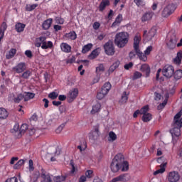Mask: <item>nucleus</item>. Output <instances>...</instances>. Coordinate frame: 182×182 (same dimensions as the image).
Masks as SVG:
<instances>
[{
    "label": "nucleus",
    "instance_id": "1",
    "mask_svg": "<svg viewBox=\"0 0 182 182\" xmlns=\"http://www.w3.org/2000/svg\"><path fill=\"white\" fill-rule=\"evenodd\" d=\"M182 109L178 112L173 119V129L171 130L172 134H174V136H176V137H178L180 136V129L182 127Z\"/></svg>",
    "mask_w": 182,
    "mask_h": 182
},
{
    "label": "nucleus",
    "instance_id": "2",
    "mask_svg": "<svg viewBox=\"0 0 182 182\" xmlns=\"http://www.w3.org/2000/svg\"><path fill=\"white\" fill-rule=\"evenodd\" d=\"M129 42V34L126 32L118 33L115 36L114 43L118 48H124Z\"/></svg>",
    "mask_w": 182,
    "mask_h": 182
},
{
    "label": "nucleus",
    "instance_id": "3",
    "mask_svg": "<svg viewBox=\"0 0 182 182\" xmlns=\"http://www.w3.org/2000/svg\"><path fill=\"white\" fill-rule=\"evenodd\" d=\"M122 164H123V155L118 154L114 156L111 163L110 168L112 172L117 173L122 168Z\"/></svg>",
    "mask_w": 182,
    "mask_h": 182
},
{
    "label": "nucleus",
    "instance_id": "4",
    "mask_svg": "<svg viewBox=\"0 0 182 182\" xmlns=\"http://www.w3.org/2000/svg\"><path fill=\"white\" fill-rule=\"evenodd\" d=\"M178 41V37H177V34H176V33L171 32L166 43L168 49H175L176 46H177Z\"/></svg>",
    "mask_w": 182,
    "mask_h": 182
},
{
    "label": "nucleus",
    "instance_id": "5",
    "mask_svg": "<svg viewBox=\"0 0 182 182\" xmlns=\"http://www.w3.org/2000/svg\"><path fill=\"white\" fill-rule=\"evenodd\" d=\"M104 49L106 55L108 56H113L114 55V46L111 41H109L104 45Z\"/></svg>",
    "mask_w": 182,
    "mask_h": 182
},
{
    "label": "nucleus",
    "instance_id": "6",
    "mask_svg": "<svg viewBox=\"0 0 182 182\" xmlns=\"http://www.w3.org/2000/svg\"><path fill=\"white\" fill-rule=\"evenodd\" d=\"M162 73L165 77H172L174 75V67L171 65H166L162 70Z\"/></svg>",
    "mask_w": 182,
    "mask_h": 182
},
{
    "label": "nucleus",
    "instance_id": "7",
    "mask_svg": "<svg viewBox=\"0 0 182 182\" xmlns=\"http://www.w3.org/2000/svg\"><path fill=\"white\" fill-rule=\"evenodd\" d=\"M11 69L14 73H23L26 70V63L20 62Z\"/></svg>",
    "mask_w": 182,
    "mask_h": 182
},
{
    "label": "nucleus",
    "instance_id": "8",
    "mask_svg": "<svg viewBox=\"0 0 182 182\" xmlns=\"http://www.w3.org/2000/svg\"><path fill=\"white\" fill-rule=\"evenodd\" d=\"M79 95V90L77 88H73L67 94V99L69 103H72L76 97Z\"/></svg>",
    "mask_w": 182,
    "mask_h": 182
},
{
    "label": "nucleus",
    "instance_id": "9",
    "mask_svg": "<svg viewBox=\"0 0 182 182\" xmlns=\"http://www.w3.org/2000/svg\"><path fill=\"white\" fill-rule=\"evenodd\" d=\"M130 178L131 177L130 175H129V173H124L112 178V180L109 182H127L129 181Z\"/></svg>",
    "mask_w": 182,
    "mask_h": 182
},
{
    "label": "nucleus",
    "instance_id": "10",
    "mask_svg": "<svg viewBox=\"0 0 182 182\" xmlns=\"http://www.w3.org/2000/svg\"><path fill=\"white\" fill-rule=\"evenodd\" d=\"M167 178L169 182H178L180 180V174L176 171H171L168 173Z\"/></svg>",
    "mask_w": 182,
    "mask_h": 182
},
{
    "label": "nucleus",
    "instance_id": "11",
    "mask_svg": "<svg viewBox=\"0 0 182 182\" xmlns=\"http://www.w3.org/2000/svg\"><path fill=\"white\" fill-rule=\"evenodd\" d=\"M154 35H156V29L151 28L149 31H144V39L146 42H149V41H151L153 38H154Z\"/></svg>",
    "mask_w": 182,
    "mask_h": 182
},
{
    "label": "nucleus",
    "instance_id": "12",
    "mask_svg": "<svg viewBox=\"0 0 182 182\" xmlns=\"http://www.w3.org/2000/svg\"><path fill=\"white\" fill-rule=\"evenodd\" d=\"M100 136V132H99V127H96L94 129V131H92L89 134V139L92 141H96V140H98Z\"/></svg>",
    "mask_w": 182,
    "mask_h": 182
},
{
    "label": "nucleus",
    "instance_id": "13",
    "mask_svg": "<svg viewBox=\"0 0 182 182\" xmlns=\"http://www.w3.org/2000/svg\"><path fill=\"white\" fill-rule=\"evenodd\" d=\"M154 16V13L153 11H147L142 15L141 18V21L143 23L150 22V21L153 19Z\"/></svg>",
    "mask_w": 182,
    "mask_h": 182
},
{
    "label": "nucleus",
    "instance_id": "14",
    "mask_svg": "<svg viewBox=\"0 0 182 182\" xmlns=\"http://www.w3.org/2000/svg\"><path fill=\"white\" fill-rule=\"evenodd\" d=\"M141 41V36L140 34L136 33L134 38V44H133V48L134 50H137L140 49V42Z\"/></svg>",
    "mask_w": 182,
    "mask_h": 182
},
{
    "label": "nucleus",
    "instance_id": "15",
    "mask_svg": "<svg viewBox=\"0 0 182 182\" xmlns=\"http://www.w3.org/2000/svg\"><path fill=\"white\" fill-rule=\"evenodd\" d=\"M173 6L168 5L164 9L161 13L163 18H168V16L173 14V11L171 10Z\"/></svg>",
    "mask_w": 182,
    "mask_h": 182
},
{
    "label": "nucleus",
    "instance_id": "16",
    "mask_svg": "<svg viewBox=\"0 0 182 182\" xmlns=\"http://www.w3.org/2000/svg\"><path fill=\"white\" fill-rule=\"evenodd\" d=\"M23 99V95L19 94L15 97L14 94H11L9 97V100L14 102V103H19Z\"/></svg>",
    "mask_w": 182,
    "mask_h": 182
},
{
    "label": "nucleus",
    "instance_id": "17",
    "mask_svg": "<svg viewBox=\"0 0 182 182\" xmlns=\"http://www.w3.org/2000/svg\"><path fill=\"white\" fill-rule=\"evenodd\" d=\"M182 60V50H180L177 52L176 56L173 59V62L174 65H177L178 66L181 65Z\"/></svg>",
    "mask_w": 182,
    "mask_h": 182
},
{
    "label": "nucleus",
    "instance_id": "18",
    "mask_svg": "<svg viewBox=\"0 0 182 182\" xmlns=\"http://www.w3.org/2000/svg\"><path fill=\"white\" fill-rule=\"evenodd\" d=\"M134 51L135 53H136L139 60H141L142 62H147V55L141 52L140 48L138 50H135Z\"/></svg>",
    "mask_w": 182,
    "mask_h": 182
},
{
    "label": "nucleus",
    "instance_id": "19",
    "mask_svg": "<svg viewBox=\"0 0 182 182\" xmlns=\"http://www.w3.org/2000/svg\"><path fill=\"white\" fill-rule=\"evenodd\" d=\"M60 49L63 52H65V53H69L72 50V46L66 43H62L60 44Z\"/></svg>",
    "mask_w": 182,
    "mask_h": 182
},
{
    "label": "nucleus",
    "instance_id": "20",
    "mask_svg": "<svg viewBox=\"0 0 182 182\" xmlns=\"http://www.w3.org/2000/svg\"><path fill=\"white\" fill-rule=\"evenodd\" d=\"M109 5H110V1L103 0L99 6L100 12H103L104 9H106V6H109Z\"/></svg>",
    "mask_w": 182,
    "mask_h": 182
},
{
    "label": "nucleus",
    "instance_id": "21",
    "mask_svg": "<svg viewBox=\"0 0 182 182\" xmlns=\"http://www.w3.org/2000/svg\"><path fill=\"white\" fill-rule=\"evenodd\" d=\"M52 22H53L52 18H48L42 24L43 29H44L45 31H47V29H49V28H50L52 25Z\"/></svg>",
    "mask_w": 182,
    "mask_h": 182
},
{
    "label": "nucleus",
    "instance_id": "22",
    "mask_svg": "<svg viewBox=\"0 0 182 182\" xmlns=\"http://www.w3.org/2000/svg\"><path fill=\"white\" fill-rule=\"evenodd\" d=\"M127 100H129V92H124L122 95L119 103H121V105H124V103H127Z\"/></svg>",
    "mask_w": 182,
    "mask_h": 182
},
{
    "label": "nucleus",
    "instance_id": "23",
    "mask_svg": "<svg viewBox=\"0 0 182 182\" xmlns=\"http://www.w3.org/2000/svg\"><path fill=\"white\" fill-rule=\"evenodd\" d=\"M122 21H123V16L122 14H119L117 16L115 21L112 24V28H116V26H119Z\"/></svg>",
    "mask_w": 182,
    "mask_h": 182
},
{
    "label": "nucleus",
    "instance_id": "24",
    "mask_svg": "<svg viewBox=\"0 0 182 182\" xmlns=\"http://www.w3.org/2000/svg\"><path fill=\"white\" fill-rule=\"evenodd\" d=\"M141 72L146 73V76L150 75V66L147 64H143L140 68Z\"/></svg>",
    "mask_w": 182,
    "mask_h": 182
},
{
    "label": "nucleus",
    "instance_id": "25",
    "mask_svg": "<svg viewBox=\"0 0 182 182\" xmlns=\"http://www.w3.org/2000/svg\"><path fill=\"white\" fill-rule=\"evenodd\" d=\"M102 108V105L100 103L97 102L95 105L92 106V109L91 110L92 114H95L96 113H99L100 112V109Z\"/></svg>",
    "mask_w": 182,
    "mask_h": 182
},
{
    "label": "nucleus",
    "instance_id": "26",
    "mask_svg": "<svg viewBox=\"0 0 182 182\" xmlns=\"http://www.w3.org/2000/svg\"><path fill=\"white\" fill-rule=\"evenodd\" d=\"M166 166H167V163L161 164V168L154 171V176H157V174H163V173L166 171V168L164 167H166Z\"/></svg>",
    "mask_w": 182,
    "mask_h": 182
},
{
    "label": "nucleus",
    "instance_id": "27",
    "mask_svg": "<svg viewBox=\"0 0 182 182\" xmlns=\"http://www.w3.org/2000/svg\"><path fill=\"white\" fill-rule=\"evenodd\" d=\"M65 38L66 39H70L71 41H75L77 38V36L76 35V33L75 31H71L68 33H66L65 35Z\"/></svg>",
    "mask_w": 182,
    "mask_h": 182
},
{
    "label": "nucleus",
    "instance_id": "28",
    "mask_svg": "<svg viewBox=\"0 0 182 182\" xmlns=\"http://www.w3.org/2000/svg\"><path fill=\"white\" fill-rule=\"evenodd\" d=\"M110 89H112V84H110V82H105L102 86L101 90L102 92H105V93L107 95V93H109V92L110 91Z\"/></svg>",
    "mask_w": 182,
    "mask_h": 182
},
{
    "label": "nucleus",
    "instance_id": "29",
    "mask_svg": "<svg viewBox=\"0 0 182 182\" xmlns=\"http://www.w3.org/2000/svg\"><path fill=\"white\" fill-rule=\"evenodd\" d=\"M8 111L5 108H0V119L4 120L8 117Z\"/></svg>",
    "mask_w": 182,
    "mask_h": 182
},
{
    "label": "nucleus",
    "instance_id": "30",
    "mask_svg": "<svg viewBox=\"0 0 182 182\" xmlns=\"http://www.w3.org/2000/svg\"><path fill=\"white\" fill-rule=\"evenodd\" d=\"M23 96L24 101L28 102V100H31V99H33V97H35V94L32 92H26Z\"/></svg>",
    "mask_w": 182,
    "mask_h": 182
},
{
    "label": "nucleus",
    "instance_id": "31",
    "mask_svg": "<svg viewBox=\"0 0 182 182\" xmlns=\"http://www.w3.org/2000/svg\"><path fill=\"white\" fill-rule=\"evenodd\" d=\"M26 25L22 23H18L15 26L16 32H23Z\"/></svg>",
    "mask_w": 182,
    "mask_h": 182
},
{
    "label": "nucleus",
    "instance_id": "32",
    "mask_svg": "<svg viewBox=\"0 0 182 182\" xmlns=\"http://www.w3.org/2000/svg\"><path fill=\"white\" fill-rule=\"evenodd\" d=\"M16 55V49L11 48L9 53L6 55V59H12Z\"/></svg>",
    "mask_w": 182,
    "mask_h": 182
},
{
    "label": "nucleus",
    "instance_id": "33",
    "mask_svg": "<svg viewBox=\"0 0 182 182\" xmlns=\"http://www.w3.org/2000/svg\"><path fill=\"white\" fill-rule=\"evenodd\" d=\"M116 140H117V135H116V133H114L113 131L109 132L108 141L113 142L116 141Z\"/></svg>",
    "mask_w": 182,
    "mask_h": 182
},
{
    "label": "nucleus",
    "instance_id": "34",
    "mask_svg": "<svg viewBox=\"0 0 182 182\" xmlns=\"http://www.w3.org/2000/svg\"><path fill=\"white\" fill-rule=\"evenodd\" d=\"M120 65V61L119 60H117L115 61L110 67H109V72L112 73L114 72V70H116V69H117V68H119V66Z\"/></svg>",
    "mask_w": 182,
    "mask_h": 182
},
{
    "label": "nucleus",
    "instance_id": "35",
    "mask_svg": "<svg viewBox=\"0 0 182 182\" xmlns=\"http://www.w3.org/2000/svg\"><path fill=\"white\" fill-rule=\"evenodd\" d=\"M41 178H43L41 182H52V178L50 177V175L42 173Z\"/></svg>",
    "mask_w": 182,
    "mask_h": 182
},
{
    "label": "nucleus",
    "instance_id": "36",
    "mask_svg": "<svg viewBox=\"0 0 182 182\" xmlns=\"http://www.w3.org/2000/svg\"><path fill=\"white\" fill-rule=\"evenodd\" d=\"M53 46V43L52 41H48L46 43V41L43 42L42 43L41 48L42 49H49V48H52Z\"/></svg>",
    "mask_w": 182,
    "mask_h": 182
},
{
    "label": "nucleus",
    "instance_id": "37",
    "mask_svg": "<svg viewBox=\"0 0 182 182\" xmlns=\"http://www.w3.org/2000/svg\"><path fill=\"white\" fill-rule=\"evenodd\" d=\"M153 119V117L151 114H145L144 115L142 116V121H144L145 123H147V122H150Z\"/></svg>",
    "mask_w": 182,
    "mask_h": 182
},
{
    "label": "nucleus",
    "instance_id": "38",
    "mask_svg": "<svg viewBox=\"0 0 182 182\" xmlns=\"http://www.w3.org/2000/svg\"><path fill=\"white\" fill-rule=\"evenodd\" d=\"M121 168L122 171H127L129 170V162L124 161V156H123V162Z\"/></svg>",
    "mask_w": 182,
    "mask_h": 182
},
{
    "label": "nucleus",
    "instance_id": "39",
    "mask_svg": "<svg viewBox=\"0 0 182 182\" xmlns=\"http://www.w3.org/2000/svg\"><path fill=\"white\" fill-rule=\"evenodd\" d=\"M92 46H93V45H92L91 43L84 46L82 49V53H87V52H89V50H90V49H92Z\"/></svg>",
    "mask_w": 182,
    "mask_h": 182
},
{
    "label": "nucleus",
    "instance_id": "40",
    "mask_svg": "<svg viewBox=\"0 0 182 182\" xmlns=\"http://www.w3.org/2000/svg\"><path fill=\"white\" fill-rule=\"evenodd\" d=\"M31 75H32V72L29 70H27L23 72L21 75V77L23 79H28V77H31Z\"/></svg>",
    "mask_w": 182,
    "mask_h": 182
},
{
    "label": "nucleus",
    "instance_id": "41",
    "mask_svg": "<svg viewBox=\"0 0 182 182\" xmlns=\"http://www.w3.org/2000/svg\"><path fill=\"white\" fill-rule=\"evenodd\" d=\"M25 164V160L21 159L19 160L14 166V170H18V168H21V166H23Z\"/></svg>",
    "mask_w": 182,
    "mask_h": 182
},
{
    "label": "nucleus",
    "instance_id": "42",
    "mask_svg": "<svg viewBox=\"0 0 182 182\" xmlns=\"http://www.w3.org/2000/svg\"><path fill=\"white\" fill-rule=\"evenodd\" d=\"M173 75H174V78L176 80H179V79H181V77H182V70H176L173 73Z\"/></svg>",
    "mask_w": 182,
    "mask_h": 182
},
{
    "label": "nucleus",
    "instance_id": "43",
    "mask_svg": "<svg viewBox=\"0 0 182 182\" xmlns=\"http://www.w3.org/2000/svg\"><path fill=\"white\" fill-rule=\"evenodd\" d=\"M26 130H28V124H23L20 129H19V133L21 135L22 134H25V133L26 132Z\"/></svg>",
    "mask_w": 182,
    "mask_h": 182
},
{
    "label": "nucleus",
    "instance_id": "44",
    "mask_svg": "<svg viewBox=\"0 0 182 182\" xmlns=\"http://www.w3.org/2000/svg\"><path fill=\"white\" fill-rule=\"evenodd\" d=\"M97 56H99V51L97 49H95L89 55V59H96Z\"/></svg>",
    "mask_w": 182,
    "mask_h": 182
},
{
    "label": "nucleus",
    "instance_id": "45",
    "mask_svg": "<svg viewBox=\"0 0 182 182\" xmlns=\"http://www.w3.org/2000/svg\"><path fill=\"white\" fill-rule=\"evenodd\" d=\"M107 94L105 92L102 91V90H100V92H99L97 94V99H98V100H102V99H105V97L107 95Z\"/></svg>",
    "mask_w": 182,
    "mask_h": 182
},
{
    "label": "nucleus",
    "instance_id": "46",
    "mask_svg": "<svg viewBox=\"0 0 182 182\" xmlns=\"http://www.w3.org/2000/svg\"><path fill=\"white\" fill-rule=\"evenodd\" d=\"M102 72H105V65H103V64H99L98 66L96 67V73L100 75Z\"/></svg>",
    "mask_w": 182,
    "mask_h": 182
},
{
    "label": "nucleus",
    "instance_id": "47",
    "mask_svg": "<svg viewBox=\"0 0 182 182\" xmlns=\"http://www.w3.org/2000/svg\"><path fill=\"white\" fill-rule=\"evenodd\" d=\"M140 114H143V116H144V114H149V107L144 106L140 110H139Z\"/></svg>",
    "mask_w": 182,
    "mask_h": 182
},
{
    "label": "nucleus",
    "instance_id": "48",
    "mask_svg": "<svg viewBox=\"0 0 182 182\" xmlns=\"http://www.w3.org/2000/svg\"><path fill=\"white\" fill-rule=\"evenodd\" d=\"M37 6H38L37 4H27L26 6V11H28L29 12H31V11H33V9H36Z\"/></svg>",
    "mask_w": 182,
    "mask_h": 182
},
{
    "label": "nucleus",
    "instance_id": "49",
    "mask_svg": "<svg viewBox=\"0 0 182 182\" xmlns=\"http://www.w3.org/2000/svg\"><path fill=\"white\" fill-rule=\"evenodd\" d=\"M65 180H66V177H65L64 176H58L54 177V181L55 182H62L65 181Z\"/></svg>",
    "mask_w": 182,
    "mask_h": 182
},
{
    "label": "nucleus",
    "instance_id": "50",
    "mask_svg": "<svg viewBox=\"0 0 182 182\" xmlns=\"http://www.w3.org/2000/svg\"><path fill=\"white\" fill-rule=\"evenodd\" d=\"M134 4H136V5L137 6H144V5H146V2L143 0H134Z\"/></svg>",
    "mask_w": 182,
    "mask_h": 182
},
{
    "label": "nucleus",
    "instance_id": "51",
    "mask_svg": "<svg viewBox=\"0 0 182 182\" xmlns=\"http://www.w3.org/2000/svg\"><path fill=\"white\" fill-rule=\"evenodd\" d=\"M6 23H3L1 28H0V33H1L2 35H4L5 33V31H6Z\"/></svg>",
    "mask_w": 182,
    "mask_h": 182
},
{
    "label": "nucleus",
    "instance_id": "52",
    "mask_svg": "<svg viewBox=\"0 0 182 182\" xmlns=\"http://www.w3.org/2000/svg\"><path fill=\"white\" fill-rule=\"evenodd\" d=\"M63 129H65V124H60L56 129H55V133H57V134H59L62 132V130H63Z\"/></svg>",
    "mask_w": 182,
    "mask_h": 182
},
{
    "label": "nucleus",
    "instance_id": "53",
    "mask_svg": "<svg viewBox=\"0 0 182 182\" xmlns=\"http://www.w3.org/2000/svg\"><path fill=\"white\" fill-rule=\"evenodd\" d=\"M58 96V92H53L48 95V97H50V99H52L53 100H55V99H56Z\"/></svg>",
    "mask_w": 182,
    "mask_h": 182
},
{
    "label": "nucleus",
    "instance_id": "54",
    "mask_svg": "<svg viewBox=\"0 0 182 182\" xmlns=\"http://www.w3.org/2000/svg\"><path fill=\"white\" fill-rule=\"evenodd\" d=\"M166 105H167V100H164L163 103L160 104L158 106V110H161L162 109H164V107H166Z\"/></svg>",
    "mask_w": 182,
    "mask_h": 182
},
{
    "label": "nucleus",
    "instance_id": "55",
    "mask_svg": "<svg viewBox=\"0 0 182 182\" xmlns=\"http://www.w3.org/2000/svg\"><path fill=\"white\" fill-rule=\"evenodd\" d=\"M70 166H71V174H74L75 171H77V168H76L75 167V163H73V161H70Z\"/></svg>",
    "mask_w": 182,
    "mask_h": 182
},
{
    "label": "nucleus",
    "instance_id": "56",
    "mask_svg": "<svg viewBox=\"0 0 182 182\" xmlns=\"http://www.w3.org/2000/svg\"><path fill=\"white\" fill-rule=\"evenodd\" d=\"M151 50H153V47L151 46H148L144 50L145 55H146V56L149 55L151 53Z\"/></svg>",
    "mask_w": 182,
    "mask_h": 182
},
{
    "label": "nucleus",
    "instance_id": "57",
    "mask_svg": "<svg viewBox=\"0 0 182 182\" xmlns=\"http://www.w3.org/2000/svg\"><path fill=\"white\" fill-rule=\"evenodd\" d=\"M140 77H141V73L140 72L136 71L134 73V76H133L134 80L140 79Z\"/></svg>",
    "mask_w": 182,
    "mask_h": 182
},
{
    "label": "nucleus",
    "instance_id": "58",
    "mask_svg": "<svg viewBox=\"0 0 182 182\" xmlns=\"http://www.w3.org/2000/svg\"><path fill=\"white\" fill-rule=\"evenodd\" d=\"M100 80V74H97V75L95 77V78L92 80L93 85H95V83H98Z\"/></svg>",
    "mask_w": 182,
    "mask_h": 182
},
{
    "label": "nucleus",
    "instance_id": "59",
    "mask_svg": "<svg viewBox=\"0 0 182 182\" xmlns=\"http://www.w3.org/2000/svg\"><path fill=\"white\" fill-rule=\"evenodd\" d=\"M92 174H93V171L92 170H88L85 172V176L88 178H91Z\"/></svg>",
    "mask_w": 182,
    "mask_h": 182
},
{
    "label": "nucleus",
    "instance_id": "60",
    "mask_svg": "<svg viewBox=\"0 0 182 182\" xmlns=\"http://www.w3.org/2000/svg\"><path fill=\"white\" fill-rule=\"evenodd\" d=\"M93 29L95 31H97L99 28H100V23L99 22H95L93 26H92Z\"/></svg>",
    "mask_w": 182,
    "mask_h": 182
},
{
    "label": "nucleus",
    "instance_id": "61",
    "mask_svg": "<svg viewBox=\"0 0 182 182\" xmlns=\"http://www.w3.org/2000/svg\"><path fill=\"white\" fill-rule=\"evenodd\" d=\"M136 55H137L136 53V51L134 50H132L130 53H129V58L131 59H134V58H136Z\"/></svg>",
    "mask_w": 182,
    "mask_h": 182
},
{
    "label": "nucleus",
    "instance_id": "62",
    "mask_svg": "<svg viewBox=\"0 0 182 182\" xmlns=\"http://www.w3.org/2000/svg\"><path fill=\"white\" fill-rule=\"evenodd\" d=\"M5 182H18V178L14 176V177L8 178Z\"/></svg>",
    "mask_w": 182,
    "mask_h": 182
},
{
    "label": "nucleus",
    "instance_id": "63",
    "mask_svg": "<svg viewBox=\"0 0 182 182\" xmlns=\"http://www.w3.org/2000/svg\"><path fill=\"white\" fill-rule=\"evenodd\" d=\"M124 69H126V70H129V69L133 68V63H129L128 64H126L124 66Z\"/></svg>",
    "mask_w": 182,
    "mask_h": 182
},
{
    "label": "nucleus",
    "instance_id": "64",
    "mask_svg": "<svg viewBox=\"0 0 182 182\" xmlns=\"http://www.w3.org/2000/svg\"><path fill=\"white\" fill-rule=\"evenodd\" d=\"M25 55L27 56V58H32V51L27 50L25 52Z\"/></svg>",
    "mask_w": 182,
    "mask_h": 182
}]
</instances>
